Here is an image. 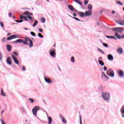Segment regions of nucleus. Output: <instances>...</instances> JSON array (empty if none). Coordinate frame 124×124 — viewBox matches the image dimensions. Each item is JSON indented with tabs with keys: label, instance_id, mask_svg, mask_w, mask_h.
Here are the masks:
<instances>
[{
	"label": "nucleus",
	"instance_id": "1",
	"mask_svg": "<svg viewBox=\"0 0 124 124\" xmlns=\"http://www.w3.org/2000/svg\"><path fill=\"white\" fill-rule=\"evenodd\" d=\"M102 97L105 101H108L109 100V93L107 92H103L102 93Z\"/></svg>",
	"mask_w": 124,
	"mask_h": 124
},
{
	"label": "nucleus",
	"instance_id": "2",
	"mask_svg": "<svg viewBox=\"0 0 124 124\" xmlns=\"http://www.w3.org/2000/svg\"><path fill=\"white\" fill-rule=\"evenodd\" d=\"M39 109H40V108L38 106L35 107L32 109V111L33 114L34 115V116H35V117H36L37 111H38Z\"/></svg>",
	"mask_w": 124,
	"mask_h": 124
},
{
	"label": "nucleus",
	"instance_id": "3",
	"mask_svg": "<svg viewBox=\"0 0 124 124\" xmlns=\"http://www.w3.org/2000/svg\"><path fill=\"white\" fill-rule=\"evenodd\" d=\"M113 31H118V32L122 33L124 31V29L123 27L116 28L113 29Z\"/></svg>",
	"mask_w": 124,
	"mask_h": 124
},
{
	"label": "nucleus",
	"instance_id": "4",
	"mask_svg": "<svg viewBox=\"0 0 124 124\" xmlns=\"http://www.w3.org/2000/svg\"><path fill=\"white\" fill-rule=\"evenodd\" d=\"M30 40H31L30 38L25 37L24 40H22V43H23L24 45H29V43L28 42H29Z\"/></svg>",
	"mask_w": 124,
	"mask_h": 124
},
{
	"label": "nucleus",
	"instance_id": "5",
	"mask_svg": "<svg viewBox=\"0 0 124 124\" xmlns=\"http://www.w3.org/2000/svg\"><path fill=\"white\" fill-rule=\"evenodd\" d=\"M15 38H20V36L19 35H13L7 38L8 40H11Z\"/></svg>",
	"mask_w": 124,
	"mask_h": 124
},
{
	"label": "nucleus",
	"instance_id": "6",
	"mask_svg": "<svg viewBox=\"0 0 124 124\" xmlns=\"http://www.w3.org/2000/svg\"><path fill=\"white\" fill-rule=\"evenodd\" d=\"M101 78L103 79L104 81H107L108 80V77L105 75V72L101 73Z\"/></svg>",
	"mask_w": 124,
	"mask_h": 124
},
{
	"label": "nucleus",
	"instance_id": "7",
	"mask_svg": "<svg viewBox=\"0 0 124 124\" xmlns=\"http://www.w3.org/2000/svg\"><path fill=\"white\" fill-rule=\"evenodd\" d=\"M117 73L119 77H120L121 78H123V77H124V71H123V70H118L117 71Z\"/></svg>",
	"mask_w": 124,
	"mask_h": 124
},
{
	"label": "nucleus",
	"instance_id": "8",
	"mask_svg": "<svg viewBox=\"0 0 124 124\" xmlns=\"http://www.w3.org/2000/svg\"><path fill=\"white\" fill-rule=\"evenodd\" d=\"M12 58L15 63H16V64H19V61H18V60H17V58H16L15 56H14L13 54H12Z\"/></svg>",
	"mask_w": 124,
	"mask_h": 124
},
{
	"label": "nucleus",
	"instance_id": "9",
	"mask_svg": "<svg viewBox=\"0 0 124 124\" xmlns=\"http://www.w3.org/2000/svg\"><path fill=\"white\" fill-rule=\"evenodd\" d=\"M52 50L53 49H50L49 50V54L50 56H51V57H52L53 58H55L56 57V56H55V55H56V52H55V51Z\"/></svg>",
	"mask_w": 124,
	"mask_h": 124
},
{
	"label": "nucleus",
	"instance_id": "10",
	"mask_svg": "<svg viewBox=\"0 0 124 124\" xmlns=\"http://www.w3.org/2000/svg\"><path fill=\"white\" fill-rule=\"evenodd\" d=\"M109 76L112 78H113L115 77V73L114 72V71H113L112 70H109Z\"/></svg>",
	"mask_w": 124,
	"mask_h": 124
},
{
	"label": "nucleus",
	"instance_id": "11",
	"mask_svg": "<svg viewBox=\"0 0 124 124\" xmlns=\"http://www.w3.org/2000/svg\"><path fill=\"white\" fill-rule=\"evenodd\" d=\"M117 24L121 25V26H124V20H119L116 21Z\"/></svg>",
	"mask_w": 124,
	"mask_h": 124
},
{
	"label": "nucleus",
	"instance_id": "12",
	"mask_svg": "<svg viewBox=\"0 0 124 124\" xmlns=\"http://www.w3.org/2000/svg\"><path fill=\"white\" fill-rule=\"evenodd\" d=\"M6 62L8 63V64H9L10 65H11V64L12 63L11 62V57H8L6 60Z\"/></svg>",
	"mask_w": 124,
	"mask_h": 124
},
{
	"label": "nucleus",
	"instance_id": "13",
	"mask_svg": "<svg viewBox=\"0 0 124 124\" xmlns=\"http://www.w3.org/2000/svg\"><path fill=\"white\" fill-rule=\"evenodd\" d=\"M60 119H61L62 123H63L64 124H66V120H65V119H64V117H63L62 115H60Z\"/></svg>",
	"mask_w": 124,
	"mask_h": 124
},
{
	"label": "nucleus",
	"instance_id": "14",
	"mask_svg": "<svg viewBox=\"0 0 124 124\" xmlns=\"http://www.w3.org/2000/svg\"><path fill=\"white\" fill-rule=\"evenodd\" d=\"M115 36L118 38V39H121V38H124V35H122V36H121V35H119L118 33H115Z\"/></svg>",
	"mask_w": 124,
	"mask_h": 124
},
{
	"label": "nucleus",
	"instance_id": "15",
	"mask_svg": "<svg viewBox=\"0 0 124 124\" xmlns=\"http://www.w3.org/2000/svg\"><path fill=\"white\" fill-rule=\"evenodd\" d=\"M23 43V39H17L15 41H14V43Z\"/></svg>",
	"mask_w": 124,
	"mask_h": 124
},
{
	"label": "nucleus",
	"instance_id": "16",
	"mask_svg": "<svg viewBox=\"0 0 124 124\" xmlns=\"http://www.w3.org/2000/svg\"><path fill=\"white\" fill-rule=\"evenodd\" d=\"M23 15H31V16H32V13H30L29 11H26V12L23 13Z\"/></svg>",
	"mask_w": 124,
	"mask_h": 124
},
{
	"label": "nucleus",
	"instance_id": "17",
	"mask_svg": "<svg viewBox=\"0 0 124 124\" xmlns=\"http://www.w3.org/2000/svg\"><path fill=\"white\" fill-rule=\"evenodd\" d=\"M68 7L71 11H74V7L71 5H68Z\"/></svg>",
	"mask_w": 124,
	"mask_h": 124
},
{
	"label": "nucleus",
	"instance_id": "18",
	"mask_svg": "<svg viewBox=\"0 0 124 124\" xmlns=\"http://www.w3.org/2000/svg\"><path fill=\"white\" fill-rule=\"evenodd\" d=\"M117 52L119 54H122L123 50V48L119 47L117 49Z\"/></svg>",
	"mask_w": 124,
	"mask_h": 124
},
{
	"label": "nucleus",
	"instance_id": "19",
	"mask_svg": "<svg viewBox=\"0 0 124 124\" xmlns=\"http://www.w3.org/2000/svg\"><path fill=\"white\" fill-rule=\"evenodd\" d=\"M90 15H92V11L85 12V16H90Z\"/></svg>",
	"mask_w": 124,
	"mask_h": 124
},
{
	"label": "nucleus",
	"instance_id": "20",
	"mask_svg": "<svg viewBox=\"0 0 124 124\" xmlns=\"http://www.w3.org/2000/svg\"><path fill=\"white\" fill-rule=\"evenodd\" d=\"M78 15H79L80 17H84L85 16V14L83 12H78Z\"/></svg>",
	"mask_w": 124,
	"mask_h": 124
},
{
	"label": "nucleus",
	"instance_id": "21",
	"mask_svg": "<svg viewBox=\"0 0 124 124\" xmlns=\"http://www.w3.org/2000/svg\"><path fill=\"white\" fill-rule=\"evenodd\" d=\"M7 51H8L9 52H10V51H11V49H12V46H11L9 45H7Z\"/></svg>",
	"mask_w": 124,
	"mask_h": 124
},
{
	"label": "nucleus",
	"instance_id": "22",
	"mask_svg": "<svg viewBox=\"0 0 124 124\" xmlns=\"http://www.w3.org/2000/svg\"><path fill=\"white\" fill-rule=\"evenodd\" d=\"M47 119L48 120V124H52V122H53V120H52V118H51V117L50 116H48L47 117Z\"/></svg>",
	"mask_w": 124,
	"mask_h": 124
},
{
	"label": "nucleus",
	"instance_id": "23",
	"mask_svg": "<svg viewBox=\"0 0 124 124\" xmlns=\"http://www.w3.org/2000/svg\"><path fill=\"white\" fill-rule=\"evenodd\" d=\"M29 46L31 48L33 46V44H32V41L31 39L29 40Z\"/></svg>",
	"mask_w": 124,
	"mask_h": 124
},
{
	"label": "nucleus",
	"instance_id": "24",
	"mask_svg": "<svg viewBox=\"0 0 124 124\" xmlns=\"http://www.w3.org/2000/svg\"><path fill=\"white\" fill-rule=\"evenodd\" d=\"M74 1H75V2H77V3H78V4H79V5H82V2L79 0H73Z\"/></svg>",
	"mask_w": 124,
	"mask_h": 124
},
{
	"label": "nucleus",
	"instance_id": "25",
	"mask_svg": "<svg viewBox=\"0 0 124 124\" xmlns=\"http://www.w3.org/2000/svg\"><path fill=\"white\" fill-rule=\"evenodd\" d=\"M45 80L46 83H51V79L49 78H45Z\"/></svg>",
	"mask_w": 124,
	"mask_h": 124
},
{
	"label": "nucleus",
	"instance_id": "26",
	"mask_svg": "<svg viewBox=\"0 0 124 124\" xmlns=\"http://www.w3.org/2000/svg\"><path fill=\"white\" fill-rule=\"evenodd\" d=\"M37 24H38V21H37V20H35L33 24L32 27L34 28V27H35L36 25H37Z\"/></svg>",
	"mask_w": 124,
	"mask_h": 124
},
{
	"label": "nucleus",
	"instance_id": "27",
	"mask_svg": "<svg viewBox=\"0 0 124 124\" xmlns=\"http://www.w3.org/2000/svg\"><path fill=\"white\" fill-rule=\"evenodd\" d=\"M114 60V58L113 57V56H112L111 54L109 55V61H113Z\"/></svg>",
	"mask_w": 124,
	"mask_h": 124
},
{
	"label": "nucleus",
	"instance_id": "28",
	"mask_svg": "<svg viewBox=\"0 0 124 124\" xmlns=\"http://www.w3.org/2000/svg\"><path fill=\"white\" fill-rule=\"evenodd\" d=\"M98 62H99V64H100V65H101L102 66H103V65H104V62H102L100 60H99Z\"/></svg>",
	"mask_w": 124,
	"mask_h": 124
},
{
	"label": "nucleus",
	"instance_id": "29",
	"mask_svg": "<svg viewBox=\"0 0 124 124\" xmlns=\"http://www.w3.org/2000/svg\"><path fill=\"white\" fill-rule=\"evenodd\" d=\"M88 7L89 10H92L93 8V6L92 5V4H89L88 5Z\"/></svg>",
	"mask_w": 124,
	"mask_h": 124
},
{
	"label": "nucleus",
	"instance_id": "30",
	"mask_svg": "<svg viewBox=\"0 0 124 124\" xmlns=\"http://www.w3.org/2000/svg\"><path fill=\"white\" fill-rule=\"evenodd\" d=\"M1 95H2V96H6V95L4 93V92H3V91L2 90V89H1Z\"/></svg>",
	"mask_w": 124,
	"mask_h": 124
},
{
	"label": "nucleus",
	"instance_id": "31",
	"mask_svg": "<svg viewBox=\"0 0 124 124\" xmlns=\"http://www.w3.org/2000/svg\"><path fill=\"white\" fill-rule=\"evenodd\" d=\"M121 112L122 114H124V106H122L121 109Z\"/></svg>",
	"mask_w": 124,
	"mask_h": 124
},
{
	"label": "nucleus",
	"instance_id": "32",
	"mask_svg": "<svg viewBox=\"0 0 124 124\" xmlns=\"http://www.w3.org/2000/svg\"><path fill=\"white\" fill-rule=\"evenodd\" d=\"M27 17L28 18V19H29V20H30V21H32V20H33V19L31 18V16L27 15Z\"/></svg>",
	"mask_w": 124,
	"mask_h": 124
},
{
	"label": "nucleus",
	"instance_id": "33",
	"mask_svg": "<svg viewBox=\"0 0 124 124\" xmlns=\"http://www.w3.org/2000/svg\"><path fill=\"white\" fill-rule=\"evenodd\" d=\"M97 50H98V52H100V53H101L102 54H104V52H103V51L102 50L100 49V48H98Z\"/></svg>",
	"mask_w": 124,
	"mask_h": 124
},
{
	"label": "nucleus",
	"instance_id": "34",
	"mask_svg": "<svg viewBox=\"0 0 124 124\" xmlns=\"http://www.w3.org/2000/svg\"><path fill=\"white\" fill-rule=\"evenodd\" d=\"M116 3L119 5H123L124 4L120 1H116Z\"/></svg>",
	"mask_w": 124,
	"mask_h": 124
},
{
	"label": "nucleus",
	"instance_id": "35",
	"mask_svg": "<svg viewBox=\"0 0 124 124\" xmlns=\"http://www.w3.org/2000/svg\"><path fill=\"white\" fill-rule=\"evenodd\" d=\"M71 61L72 62L74 63L75 62V60L74 59V57H72L71 58Z\"/></svg>",
	"mask_w": 124,
	"mask_h": 124
},
{
	"label": "nucleus",
	"instance_id": "36",
	"mask_svg": "<svg viewBox=\"0 0 124 124\" xmlns=\"http://www.w3.org/2000/svg\"><path fill=\"white\" fill-rule=\"evenodd\" d=\"M45 21H46L45 18L43 17L41 19V22L42 23H45Z\"/></svg>",
	"mask_w": 124,
	"mask_h": 124
},
{
	"label": "nucleus",
	"instance_id": "37",
	"mask_svg": "<svg viewBox=\"0 0 124 124\" xmlns=\"http://www.w3.org/2000/svg\"><path fill=\"white\" fill-rule=\"evenodd\" d=\"M38 36H39V37H40V38H43V35H42L41 33H39L38 34Z\"/></svg>",
	"mask_w": 124,
	"mask_h": 124
},
{
	"label": "nucleus",
	"instance_id": "38",
	"mask_svg": "<svg viewBox=\"0 0 124 124\" xmlns=\"http://www.w3.org/2000/svg\"><path fill=\"white\" fill-rule=\"evenodd\" d=\"M88 3H89V0H84V4H85V5H87V4H88Z\"/></svg>",
	"mask_w": 124,
	"mask_h": 124
},
{
	"label": "nucleus",
	"instance_id": "39",
	"mask_svg": "<svg viewBox=\"0 0 124 124\" xmlns=\"http://www.w3.org/2000/svg\"><path fill=\"white\" fill-rule=\"evenodd\" d=\"M15 22H16V23H22V22H23V20H16Z\"/></svg>",
	"mask_w": 124,
	"mask_h": 124
},
{
	"label": "nucleus",
	"instance_id": "40",
	"mask_svg": "<svg viewBox=\"0 0 124 124\" xmlns=\"http://www.w3.org/2000/svg\"><path fill=\"white\" fill-rule=\"evenodd\" d=\"M31 34L32 35V36H35V33L32 31L30 32Z\"/></svg>",
	"mask_w": 124,
	"mask_h": 124
},
{
	"label": "nucleus",
	"instance_id": "41",
	"mask_svg": "<svg viewBox=\"0 0 124 124\" xmlns=\"http://www.w3.org/2000/svg\"><path fill=\"white\" fill-rule=\"evenodd\" d=\"M109 38H111V39H117V38H116V37H115L114 36H109Z\"/></svg>",
	"mask_w": 124,
	"mask_h": 124
},
{
	"label": "nucleus",
	"instance_id": "42",
	"mask_svg": "<svg viewBox=\"0 0 124 124\" xmlns=\"http://www.w3.org/2000/svg\"><path fill=\"white\" fill-rule=\"evenodd\" d=\"M79 120H80L79 124H82V117H81V116H80L79 117Z\"/></svg>",
	"mask_w": 124,
	"mask_h": 124
},
{
	"label": "nucleus",
	"instance_id": "43",
	"mask_svg": "<svg viewBox=\"0 0 124 124\" xmlns=\"http://www.w3.org/2000/svg\"><path fill=\"white\" fill-rule=\"evenodd\" d=\"M14 55H15L16 56H17V57H18V56H19V55L18 54V53L17 52L14 51Z\"/></svg>",
	"mask_w": 124,
	"mask_h": 124
},
{
	"label": "nucleus",
	"instance_id": "44",
	"mask_svg": "<svg viewBox=\"0 0 124 124\" xmlns=\"http://www.w3.org/2000/svg\"><path fill=\"white\" fill-rule=\"evenodd\" d=\"M0 25L1 27H2V28H3V27H4L3 23L0 22Z\"/></svg>",
	"mask_w": 124,
	"mask_h": 124
},
{
	"label": "nucleus",
	"instance_id": "45",
	"mask_svg": "<svg viewBox=\"0 0 124 124\" xmlns=\"http://www.w3.org/2000/svg\"><path fill=\"white\" fill-rule=\"evenodd\" d=\"M103 46H104V47H108V45H107L106 44H105V43H103Z\"/></svg>",
	"mask_w": 124,
	"mask_h": 124
},
{
	"label": "nucleus",
	"instance_id": "46",
	"mask_svg": "<svg viewBox=\"0 0 124 124\" xmlns=\"http://www.w3.org/2000/svg\"><path fill=\"white\" fill-rule=\"evenodd\" d=\"M29 100H30V101H31V103H33V99L30 98Z\"/></svg>",
	"mask_w": 124,
	"mask_h": 124
},
{
	"label": "nucleus",
	"instance_id": "47",
	"mask_svg": "<svg viewBox=\"0 0 124 124\" xmlns=\"http://www.w3.org/2000/svg\"><path fill=\"white\" fill-rule=\"evenodd\" d=\"M23 19H24V21H28V18L26 16H24L23 17Z\"/></svg>",
	"mask_w": 124,
	"mask_h": 124
},
{
	"label": "nucleus",
	"instance_id": "48",
	"mask_svg": "<svg viewBox=\"0 0 124 124\" xmlns=\"http://www.w3.org/2000/svg\"><path fill=\"white\" fill-rule=\"evenodd\" d=\"M39 31H40V32H43V30H42V29H39Z\"/></svg>",
	"mask_w": 124,
	"mask_h": 124
},
{
	"label": "nucleus",
	"instance_id": "49",
	"mask_svg": "<svg viewBox=\"0 0 124 124\" xmlns=\"http://www.w3.org/2000/svg\"><path fill=\"white\" fill-rule=\"evenodd\" d=\"M2 59V56L1 55V52L0 51V60Z\"/></svg>",
	"mask_w": 124,
	"mask_h": 124
},
{
	"label": "nucleus",
	"instance_id": "50",
	"mask_svg": "<svg viewBox=\"0 0 124 124\" xmlns=\"http://www.w3.org/2000/svg\"><path fill=\"white\" fill-rule=\"evenodd\" d=\"M19 19H20L21 20H22V19H24V16H19Z\"/></svg>",
	"mask_w": 124,
	"mask_h": 124
},
{
	"label": "nucleus",
	"instance_id": "51",
	"mask_svg": "<svg viewBox=\"0 0 124 124\" xmlns=\"http://www.w3.org/2000/svg\"><path fill=\"white\" fill-rule=\"evenodd\" d=\"M103 68H104V71H106V70H107V68H106V67L104 66V67H103Z\"/></svg>",
	"mask_w": 124,
	"mask_h": 124
},
{
	"label": "nucleus",
	"instance_id": "52",
	"mask_svg": "<svg viewBox=\"0 0 124 124\" xmlns=\"http://www.w3.org/2000/svg\"><path fill=\"white\" fill-rule=\"evenodd\" d=\"M22 70L23 71H25V70H26V68L25 67V66H23L22 67Z\"/></svg>",
	"mask_w": 124,
	"mask_h": 124
},
{
	"label": "nucleus",
	"instance_id": "53",
	"mask_svg": "<svg viewBox=\"0 0 124 124\" xmlns=\"http://www.w3.org/2000/svg\"><path fill=\"white\" fill-rule=\"evenodd\" d=\"M9 17H12V13H10L9 14Z\"/></svg>",
	"mask_w": 124,
	"mask_h": 124
},
{
	"label": "nucleus",
	"instance_id": "54",
	"mask_svg": "<svg viewBox=\"0 0 124 124\" xmlns=\"http://www.w3.org/2000/svg\"><path fill=\"white\" fill-rule=\"evenodd\" d=\"M75 19L77 21H81V20L77 18V17L75 18Z\"/></svg>",
	"mask_w": 124,
	"mask_h": 124
},
{
	"label": "nucleus",
	"instance_id": "55",
	"mask_svg": "<svg viewBox=\"0 0 124 124\" xmlns=\"http://www.w3.org/2000/svg\"><path fill=\"white\" fill-rule=\"evenodd\" d=\"M73 16H74L75 17H76V16H77V14H76V13H74V14H73Z\"/></svg>",
	"mask_w": 124,
	"mask_h": 124
},
{
	"label": "nucleus",
	"instance_id": "56",
	"mask_svg": "<svg viewBox=\"0 0 124 124\" xmlns=\"http://www.w3.org/2000/svg\"><path fill=\"white\" fill-rule=\"evenodd\" d=\"M2 41L3 42H4V41H5V38H3L2 39Z\"/></svg>",
	"mask_w": 124,
	"mask_h": 124
},
{
	"label": "nucleus",
	"instance_id": "57",
	"mask_svg": "<svg viewBox=\"0 0 124 124\" xmlns=\"http://www.w3.org/2000/svg\"><path fill=\"white\" fill-rule=\"evenodd\" d=\"M74 12H77L78 13V12H79V11H78L76 9H74Z\"/></svg>",
	"mask_w": 124,
	"mask_h": 124
},
{
	"label": "nucleus",
	"instance_id": "58",
	"mask_svg": "<svg viewBox=\"0 0 124 124\" xmlns=\"http://www.w3.org/2000/svg\"><path fill=\"white\" fill-rule=\"evenodd\" d=\"M4 112V110H2L1 111V115H2V114H3V112Z\"/></svg>",
	"mask_w": 124,
	"mask_h": 124
},
{
	"label": "nucleus",
	"instance_id": "59",
	"mask_svg": "<svg viewBox=\"0 0 124 124\" xmlns=\"http://www.w3.org/2000/svg\"><path fill=\"white\" fill-rule=\"evenodd\" d=\"M107 74L108 75V76H109V72H108V70L107 72Z\"/></svg>",
	"mask_w": 124,
	"mask_h": 124
},
{
	"label": "nucleus",
	"instance_id": "60",
	"mask_svg": "<svg viewBox=\"0 0 124 124\" xmlns=\"http://www.w3.org/2000/svg\"><path fill=\"white\" fill-rule=\"evenodd\" d=\"M1 124H5L4 123H3V121L1 120Z\"/></svg>",
	"mask_w": 124,
	"mask_h": 124
},
{
	"label": "nucleus",
	"instance_id": "61",
	"mask_svg": "<svg viewBox=\"0 0 124 124\" xmlns=\"http://www.w3.org/2000/svg\"><path fill=\"white\" fill-rule=\"evenodd\" d=\"M109 54L108 55V60H109Z\"/></svg>",
	"mask_w": 124,
	"mask_h": 124
},
{
	"label": "nucleus",
	"instance_id": "62",
	"mask_svg": "<svg viewBox=\"0 0 124 124\" xmlns=\"http://www.w3.org/2000/svg\"><path fill=\"white\" fill-rule=\"evenodd\" d=\"M115 13V11H112V14H114Z\"/></svg>",
	"mask_w": 124,
	"mask_h": 124
},
{
	"label": "nucleus",
	"instance_id": "63",
	"mask_svg": "<svg viewBox=\"0 0 124 124\" xmlns=\"http://www.w3.org/2000/svg\"><path fill=\"white\" fill-rule=\"evenodd\" d=\"M122 118H124V114H122Z\"/></svg>",
	"mask_w": 124,
	"mask_h": 124
},
{
	"label": "nucleus",
	"instance_id": "64",
	"mask_svg": "<svg viewBox=\"0 0 124 124\" xmlns=\"http://www.w3.org/2000/svg\"><path fill=\"white\" fill-rule=\"evenodd\" d=\"M10 34H11L10 33H8V35H10Z\"/></svg>",
	"mask_w": 124,
	"mask_h": 124
}]
</instances>
